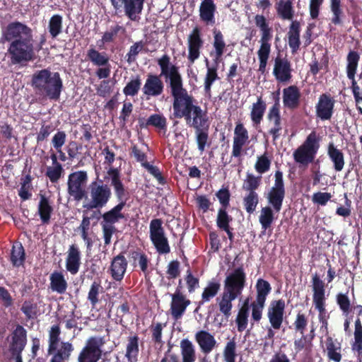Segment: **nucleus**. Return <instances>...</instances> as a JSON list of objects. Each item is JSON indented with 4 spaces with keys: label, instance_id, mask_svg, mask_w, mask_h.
Here are the masks:
<instances>
[{
    "label": "nucleus",
    "instance_id": "nucleus-1",
    "mask_svg": "<svg viewBox=\"0 0 362 362\" xmlns=\"http://www.w3.org/2000/svg\"><path fill=\"white\" fill-rule=\"evenodd\" d=\"M161 69L165 83L173 97V117L175 119H185L197 105L196 99L189 94L183 86V80L179 67L172 63L170 57L165 54L156 59Z\"/></svg>",
    "mask_w": 362,
    "mask_h": 362
},
{
    "label": "nucleus",
    "instance_id": "nucleus-2",
    "mask_svg": "<svg viewBox=\"0 0 362 362\" xmlns=\"http://www.w3.org/2000/svg\"><path fill=\"white\" fill-rule=\"evenodd\" d=\"M10 42L7 54L11 65H25L35 59L37 49L32 29L27 25L13 21L8 24L4 33Z\"/></svg>",
    "mask_w": 362,
    "mask_h": 362
},
{
    "label": "nucleus",
    "instance_id": "nucleus-3",
    "mask_svg": "<svg viewBox=\"0 0 362 362\" xmlns=\"http://www.w3.org/2000/svg\"><path fill=\"white\" fill-rule=\"evenodd\" d=\"M30 85L40 99L58 101L64 88L59 72L49 69L35 71L31 76Z\"/></svg>",
    "mask_w": 362,
    "mask_h": 362
},
{
    "label": "nucleus",
    "instance_id": "nucleus-4",
    "mask_svg": "<svg viewBox=\"0 0 362 362\" xmlns=\"http://www.w3.org/2000/svg\"><path fill=\"white\" fill-rule=\"evenodd\" d=\"M88 199H84L83 207L87 210L102 209L107 205L112 197L110 186L105 184L103 180L93 181L88 186Z\"/></svg>",
    "mask_w": 362,
    "mask_h": 362
},
{
    "label": "nucleus",
    "instance_id": "nucleus-5",
    "mask_svg": "<svg viewBox=\"0 0 362 362\" xmlns=\"http://www.w3.org/2000/svg\"><path fill=\"white\" fill-rule=\"evenodd\" d=\"M320 139L315 131H312L303 143L293 153L296 163L308 165L313 162L320 148Z\"/></svg>",
    "mask_w": 362,
    "mask_h": 362
},
{
    "label": "nucleus",
    "instance_id": "nucleus-6",
    "mask_svg": "<svg viewBox=\"0 0 362 362\" xmlns=\"http://www.w3.org/2000/svg\"><path fill=\"white\" fill-rule=\"evenodd\" d=\"M255 290L256 298L251 303L250 307L252 308V319L258 322L262 319L267 296L272 291V286L268 281L259 278L257 280Z\"/></svg>",
    "mask_w": 362,
    "mask_h": 362
},
{
    "label": "nucleus",
    "instance_id": "nucleus-7",
    "mask_svg": "<svg viewBox=\"0 0 362 362\" xmlns=\"http://www.w3.org/2000/svg\"><path fill=\"white\" fill-rule=\"evenodd\" d=\"M88 181V173L85 170L75 171L69 175L67 191L74 200L79 202L88 199V192L86 190Z\"/></svg>",
    "mask_w": 362,
    "mask_h": 362
},
{
    "label": "nucleus",
    "instance_id": "nucleus-8",
    "mask_svg": "<svg viewBox=\"0 0 362 362\" xmlns=\"http://www.w3.org/2000/svg\"><path fill=\"white\" fill-rule=\"evenodd\" d=\"M149 236L158 253L165 255L170 252V247L168 239L165 235L162 219L154 218L151 221Z\"/></svg>",
    "mask_w": 362,
    "mask_h": 362
},
{
    "label": "nucleus",
    "instance_id": "nucleus-9",
    "mask_svg": "<svg viewBox=\"0 0 362 362\" xmlns=\"http://www.w3.org/2000/svg\"><path fill=\"white\" fill-rule=\"evenodd\" d=\"M311 282L313 292V301L315 308L319 313V321L320 322L328 320L329 315H327L326 311L325 284L317 273L313 275Z\"/></svg>",
    "mask_w": 362,
    "mask_h": 362
},
{
    "label": "nucleus",
    "instance_id": "nucleus-10",
    "mask_svg": "<svg viewBox=\"0 0 362 362\" xmlns=\"http://www.w3.org/2000/svg\"><path fill=\"white\" fill-rule=\"evenodd\" d=\"M274 184L269 190L266 198L269 206L274 212L279 213L286 196V188L284 182L283 173L276 170L274 174Z\"/></svg>",
    "mask_w": 362,
    "mask_h": 362
},
{
    "label": "nucleus",
    "instance_id": "nucleus-11",
    "mask_svg": "<svg viewBox=\"0 0 362 362\" xmlns=\"http://www.w3.org/2000/svg\"><path fill=\"white\" fill-rule=\"evenodd\" d=\"M246 285V274L240 266L230 273L224 281V292L238 297Z\"/></svg>",
    "mask_w": 362,
    "mask_h": 362
},
{
    "label": "nucleus",
    "instance_id": "nucleus-12",
    "mask_svg": "<svg viewBox=\"0 0 362 362\" xmlns=\"http://www.w3.org/2000/svg\"><path fill=\"white\" fill-rule=\"evenodd\" d=\"M103 344L100 337H90L78 354V362H98L102 356L101 346Z\"/></svg>",
    "mask_w": 362,
    "mask_h": 362
},
{
    "label": "nucleus",
    "instance_id": "nucleus-13",
    "mask_svg": "<svg viewBox=\"0 0 362 362\" xmlns=\"http://www.w3.org/2000/svg\"><path fill=\"white\" fill-rule=\"evenodd\" d=\"M286 303L282 298L272 300L267 308V316L272 327L280 329L285 316Z\"/></svg>",
    "mask_w": 362,
    "mask_h": 362
},
{
    "label": "nucleus",
    "instance_id": "nucleus-14",
    "mask_svg": "<svg viewBox=\"0 0 362 362\" xmlns=\"http://www.w3.org/2000/svg\"><path fill=\"white\" fill-rule=\"evenodd\" d=\"M335 100L329 93L320 95L315 105L316 117L322 121L330 120L334 111Z\"/></svg>",
    "mask_w": 362,
    "mask_h": 362
},
{
    "label": "nucleus",
    "instance_id": "nucleus-15",
    "mask_svg": "<svg viewBox=\"0 0 362 362\" xmlns=\"http://www.w3.org/2000/svg\"><path fill=\"white\" fill-rule=\"evenodd\" d=\"M160 71L161 69L160 68ZM161 75L160 72L159 75L148 74L147 75L146 80L142 88L143 93L146 98L148 99L150 97H158L160 95L164 90V83L161 80Z\"/></svg>",
    "mask_w": 362,
    "mask_h": 362
},
{
    "label": "nucleus",
    "instance_id": "nucleus-16",
    "mask_svg": "<svg viewBox=\"0 0 362 362\" xmlns=\"http://www.w3.org/2000/svg\"><path fill=\"white\" fill-rule=\"evenodd\" d=\"M112 6L115 9H119L124 6L126 16L132 21L138 20L137 14L140 13L143 9L145 0H110Z\"/></svg>",
    "mask_w": 362,
    "mask_h": 362
},
{
    "label": "nucleus",
    "instance_id": "nucleus-17",
    "mask_svg": "<svg viewBox=\"0 0 362 362\" xmlns=\"http://www.w3.org/2000/svg\"><path fill=\"white\" fill-rule=\"evenodd\" d=\"M170 313L174 320H177L182 317L191 301L180 291V287L176 288L175 292L171 295Z\"/></svg>",
    "mask_w": 362,
    "mask_h": 362
},
{
    "label": "nucleus",
    "instance_id": "nucleus-18",
    "mask_svg": "<svg viewBox=\"0 0 362 362\" xmlns=\"http://www.w3.org/2000/svg\"><path fill=\"white\" fill-rule=\"evenodd\" d=\"M188 60L194 63L200 56V49L203 47L204 40L201 36V30L196 26L188 36Z\"/></svg>",
    "mask_w": 362,
    "mask_h": 362
},
{
    "label": "nucleus",
    "instance_id": "nucleus-19",
    "mask_svg": "<svg viewBox=\"0 0 362 362\" xmlns=\"http://www.w3.org/2000/svg\"><path fill=\"white\" fill-rule=\"evenodd\" d=\"M292 68L291 62L286 57L277 56L274 59L273 74L279 82L286 83L292 78Z\"/></svg>",
    "mask_w": 362,
    "mask_h": 362
},
{
    "label": "nucleus",
    "instance_id": "nucleus-20",
    "mask_svg": "<svg viewBox=\"0 0 362 362\" xmlns=\"http://www.w3.org/2000/svg\"><path fill=\"white\" fill-rule=\"evenodd\" d=\"M107 174L110 177L111 185L113 187L117 199L129 198V192L122 182L120 171L117 168L111 167L107 170Z\"/></svg>",
    "mask_w": 362,
    "mask_h": 362
},
{
    "label": "nucleus",
    "instance_id": "nucleus-21",
    "mask_svg": "<svg viewBox=\"0 0 362 362\" xmlns=\"http://www.w3.org/2000/svg\"><path fill=\"white\" fill-rule=\"evenodd\" d=\"M301 93L298 86L291 85L283 89L284 107L290 110H296L300 104Z\"/></svg>",
    "mask_w": 362,
    "mask_h": 362
},
{
    "label": "nucleus",
    "instance_id": "nucleus-22",
    "mask_svg": "<svg viewBox=\"0 0 362 362\" xmlns=\"http://www.w3.org/2000/svg\"><path fill=\"white\" fill-rule=\"evenodd\" d=\"M267 119L269 127L268 134L272 136V141L274 143L280 138L283 130L281 111H268Z\"/></svg>",
    "mask_w": 362,
    "mask_h": 362
},
{
    "label": "nucleus",
    "instance_id": "nucleus-23",
    "mask_svg": "<svg viewBox=\"0 0 362 362\" xmlns=\"http://www.w3.org/2000/svg\"><path fill=\"white\" fill-rule=\"evenodd\" d=\"M186 124L194 129L201 128L209 125V118L206 111L197 105L190 114L185 119Z\"/></svg>",
    "mask_w": 362,
    "mask_h": 362
},
{
    "label": "nucleus",
    "instance_id": "nucleus-24",
    "mask_svg": "<svg viewBox=\"0 0 362 362\" xmlns=\"http://www.w3.org/2000/svg\"><path fill=\"white\" fill-rule=\"evenodd\" d=\"M139 124L141 129H148L149 127H152L160 132L165 134L167 132L168 122L163 114H152L146 119L140 118Z\"/></svg>",
    "mask_w": 362,
    "mask_h": 362
},
{
    "label": "nucleus",
    "instance_id": "nucleus-25",
    "mask_svg": "<svg viewBox=\"0 0 362 362\" xmlns=\"http://www.w3.org/2000/svg\"><path fill=\"white\" fill-rule=\"evenodd\" d=\"M128 262L122 252L112 259L110 271L112 278L116 281H121L126 273Z\"/></svg>",
    "mask_w": 362,
    "mask_h": 362
},
{
    "label": "nucleus",
    "instance_id": "nucleus-26",
    "mask_svg": "<svg viewBox=\"0 0 362 362\" xmlns=\"http://www.w3.org/2000/svg\"><path fill=\"white\" fill-rule=\"evenodd\" d=\"M360 61V54L357 51L350 50L346 56V71L347 78L351 81L355 91L358 90L356 74Z\"/></svg>",
    "mask_w": 362,
    "mask_h": 362
},
{
    "label": "nucleus",
    "instance_id": "nucleus-27",
    "mask_svg": "<svg viewBox=\"0 0 362 362\" xmlns=\"http://www.w3.org/2000/svg\"><path fill=\"white\" fill-rule=\"evenodd\" d=\"M254 22L261 34L260 43L270 44L272 39V28L269 25V22L262 14H256L254 16Z\"/></svg>",
    "mask_w": 362,
    "mask_h": 362
},
{
    "label": "nucleus",
    "instance_id": "nucleus-28",
    "mask_svg": "<svg viewBox=\"0 0 362 362\" xmlns=\"http://www.w3.org/2000/svg\"><path fill=\"white\" fill-rule=\"evenodd\" d=\"M81 266V252L76 245L69 246L66 258V269L72 275L76 274Z\"/></svg>",
    "mask_w": 362,
    "mask_h": 362
},
{
    "label": "nucleus",
    "instance_id": "nucleus-29",
    "mask_svg": "<svg viewBox=\"0 0 362 362\" xmlns=\"http://www.w3.org/2000/svg\"><path fill=\"white\" fill-rule=\"evenodd\" d=\"M267 110V103L262 96H258L257 101L253 103L250 109V119L252 126L257 128L261 124Z\"/></svg>",
    "mask_w": 362,
    "mask_h": 362
},
{
    "label": "nucleus",
    "instance_id": "nucleus-30",
    "mask_svg": "<svg viewBox=\"0 0 362 362\" xmlns=\"http://www.w3.org/2000/svg\"><path fill=\"white\" fill-rule=\"evenodd\" d=\"M194 337L201 351L206 354L211 353L216 346V341L214 337L207 331H198L195 334Z\"/></svg>",
    "mask_w": 362,
    "mask_h": 362
},
{
    "label": "nucleus",
    "instance_id": "nucleus-31",
    "mask_svg": "<svg viewBox=\"0 0 362 362\" xmlns=\"http://www.w3.org/2000/svg\"><path fill=\"white\" fill-rule=\"evenodd\" d=\"M327 156L333 164L334 170L341 171L345 165L344 154L333 142L329 143L327 146Z\"/></svg>",
    "mask_w": 362,
    "mask_h": 362
},
{
    "label": "nucleus",
    "instance_id": "nucleus-32",
    "mask_svg": "<svg viewBox=\"0 0 362 362\" xmlns=\"http://www.w3.org/2000/svg\"><path fill=\"white\" fill-rule=\"evenodd\" d=\"M354 341L351 344V350L356 357L357 362H362V323L357 318L354 323Z\"/></svg>",
    "mask_w": 362,
    "mask_h": 362
},
{
    "label": "nucleus",
    "instance_id": "nucleus-33",
    "mask_svg": "<svg viewBox=\"0 0 362 362\" xmlns=\"http://www.w3.org/2000/svg\"><path fill=\"white\" fill-rule=\"evenodd\" d=\"M300 23L298 21H292L288 28V42L292 53H296L300 45Z\"/></svg>",
    "mask_w": 362,
    "mask_h": 362
},
{
    "label": "nucleus",
    "instance_id": "nucleus-34",
    "mask_svg": "<svg viewBox=\"0 0 362 362\" xmlns=\"http://www.w3.org/2000/svg\"><path fill=\"white\" fill-rule=\"evenodd\" d=\"M53 207L49 199L45 194H40V202L37 206V213L42 225H48L53 213Z\"/></svg>",
    "mask_w": 362,
    "mask_h": 362
},
{
    "label": "nucleus",
    "instance_id": "nucleus-35",
    "mask_svg": "<svg viewBox=\"0 0 362 362\" xmlns=\"http://www.w3.org/2000/svg\"><path fill=\"white\" fill-rule=\"evenodd\" d=\"M139 354V337L138 335L129 336L127 340L125 357L127 362H138Z\"/></svg>",
    "mask_w": 362,
    "mask_h": 362
},
{
    "label": "nucleus",
    "instance_id": "nucleus-36",
    "mask_svg": "<svg viewBox=\"0 0 362 362\" xmlns=\"http://www.w3.org/2000/svg\"><path fill=\"white\" fill-rule=\"evenodd\" d=\"M216 10L213 0H203L199 6V16L202 21L208 24L215 23L214 14Z\"/></svg>",
    "mask_w": 362,
    "mask_h": 362
},
{
    "label": "nucleus",
    "instance_id": "nucleus-37",
    "mask_svg": "<svg viewBox=\"0 0 362 362\" xmlns=\"http://www.w3.org/2000/svg\"><path fill=\"white\" fill-rule=\"evenodd\" d=\"M275 9L279 18L281 20L292 21L295 16V10L291 0H279L275 4Z\"/></svg>",
    "mask_w": 362,
    "mask_h": 362
},
{
    "label": "nucleus",
    "instance_id": "nucleus-38",
    "mask_svg": "<svg viewBox=\"0 0 362 362\" xmlns=\"http://www.w3.org/2000/svg\"><path fill=\"white\" fill-rule=\"evenodd\" d=\"M49 288L54 292L64 294L68 288V283L62 272H54L49 276Z\"/></svg>",
    "mask_w": 362,
    "mask_h": 362
},
{
    "label": "nucleus",
    "instance_id": "nucleus-39",
    "mask_svg": "<svg viewBox=\"0 0 362 362\" xmlns=\"http://www.w3.org/2000/svg\"><path fill=\"white\" fill-rule=\"evenodd\" d=\"M129 257L132 261V265L134 267H136L138 264L141 271L144 274H148V267L150 260L144 252L139 249L131 250Z\"/></svg>",
    "mask_w": 362,
    "mask_h": 362
},
{
    "label": "nucleus",
    "instance_id": "nucleus-40",
    "mask_svg": "<svg viewBox=\"0 0 362 362\" xmlns=\"http://www.w3.org/2000/svg\"><path fill=\"white\" fill-rule=\"evenodd\" d=\"M86 59L98 67L108 65L110 61V58L106 52H100L95 47H90L88 49Z\"/></svg>",
    "mask_w": 362,
    "mask_h": 362
},
{
    "label": "nucleus",
    "instance_id": "nucleus-41",
    "mask_svg": "<svg viewBox=\"0 0 362 362\" xmlns=\"http://www.w3.org/2000/svg\"><path fill=\"white\" fill-rule=\"evenodd\" d=\"M238 297L229 294L226 292H223L221 298H218V308L220 312L228 319L231 315V310L233 308L232 302L235 300Z\"/></svg>",
    "mask_w": 362,
    "mask_h": 362
},
{
    "label": "nucleus",
    "instance_id": "nucleus-42",
    "mask_svg": "<svg viewBox=\"0 0 362 362\" xmlns=\"http://www.w3.org/2000/svg\"><path fill=\"white\" fill-rule=\"evenodd\" d=\"M249 298H247L243 303L242 307L239 309L235 323L237 325L238 331L240 332H243L246 329L248 325V316H249Z\"/></svg>",
    "mask_w": 362,
    "mask_h": 362
},
{
    "label": "nucleus",
    "instance_id": "nucleus-43",
    "mask_svg": "<svg viewBox=\"0 0 362 362\" xmlns=\"http://www.w3.org/2000/svg\"><path fill=\"white\" fill-rule=\"evenodd\" d=\"M27 341V331L20 325H18L12 334V345L21 352L24 349Z\"/></svg>",
    "mask_w": 362,
    "mask_h": 362
},
{
    "label": "nucleus",
    "instance_id": "nucleus-44",
    "mask_svg": "<svg viewBox=\"0 0 362 362\" xmlns=\"http://www.w3.org/2000/svg\"><path fill=\"white\" fill-rule=\"evenodd\" d=\"M25 260V253L22 243L18 241L13 243L11 252V262L13 266L19 267L23 265Z\"/></svg>",
    "mask_w": 362,
    "mask_h": 362
},
{
    "label": "nucleus",
    "instance_id": "nucleus-45",
    "mask_svg": "<svg viewBox=\"0 0 362 362\" xmlns=\"http://www.w3.org/2000/svg\"><path fill=\"white\" fill-rule=\"evenodd\" d=\"M274 211L273 208L269 206L262 208L259 216V221L262 229V234H264L266 230L271 228L274 221Z\"/></svg>",
    "mask_w": 362,
    "mask_h": 362
},
{
    "label": "nucleus",
    "instance_id": "nucleus-46",
    "mask_svg": "<svg viewBox=\"0 0 362 362\" xmlns=\"http://www.w3.org/2000/svg\"><path fill=\"white\" fill-rule=\"evenodd\" d=\"M209 125L201 128L194 129L195 138L198 150L202 153L205 151L206 146H209L211 142L209 136Z\"/></svg>",
    "mask_w": 362,
    "mask_h": 362
},
{
    "label": "nucleus",
    "instance_id": "nucleus-47",
    "mask_svg": "<svg viewBox=\"0 0 362 362\" xmlns=\"http://www.w3.org/2000/svg\"><path fill=\"white\" fill-rule=\"evenodd\" d=\"M217 71V65L210 66L208 61H206V74L204 78V92L209 97L211 96V86L213 83L216 80L219 79Z\"/></svg>",
    "mask_w": 362,
    "mask_h": 362
},
{
    "label": "nucleus",
    "instance_id": "nucleus-48",
    "mask_svg": "<svg viewBox=\"0 0 362 362\" xmlns=\"http://www.w3.org/2000/svg\"><path fill=\"white\" fill-rule=\"evenodd\" d=\"M221 288V284L216 280L210 281L207 286L204 288L202 293L200 304L209 302L218 293Z\"/></svg>",
    "mask_w": 362,
    "mask_h": 362
},
{
    "label": "nucleus",
    "instance_id": "nucleus-49",
    "mask_svg": "<svg viewBox=\"0 0 362 362\" xmlns=\"http://www.w3.org/2000/svg\"><path fill=\"white\" fill-rule=\"evenodd\" d=\"M330 10L332 14V23L334 25H341L343 18L345 16L341 7V0H330Z\"/></svg>",
    "mask_w": 362,
    "mask_h": 362
},
{
    "label": "nucleus",
    "instance_id": "nucleus-50",
    "mask_svg": "<svg viewBox=\"0 0 362 362\" xmlns=\"http://www.w3.org/2000/svg\"><path fill=\"white\" fill-rule=\"evenodd\" d=\"M182 362H194L196 360L195 349L192 343L187 339L180 342Z\"/></svg>",
    "mask_w": 362,
    "mask_h": 362
},
{
    "label": "nucleus",
    "instance_id": "nucleus-51",
    "mask_svg": "<svg viewBox=\"0 0 362 362\" xmlns=\"http://www.w3.org/2000/svg\"><path fill=\"white\" fill-rule=\"evenodd\" d=\"M61 328L59 324L54 325L49 330V339H48V354H52L53 351L58 348L59 342L60 341Z\"/></svg>",
    "mask_w": 362,
    "mask_h": 362
},
{
    "label": "nucleus",
    "instance_id": "nucleus-52",
    "mask_svg": "<svg viewBox=\"0 0 362 362\" xmlns=\"http://www.w3.org/2000/svg\"><path fill=\"white\" fill-rule=\"evenodd\" d=\"M125 32L126 29L124 27L116 24L114 26H111L108 30L103 33L100 41L103 45L113 42L119 33L124 34Z\"/></svg>",
    "mask_w": 362,
    "mask_h": 362
},
{
    "label": "nucleus",
    "instance_id": "nucleus-53",
    "mask_svg": "<svg viewBox=\"0 0 362 362\" xmlns=\"http://www.w3.org/2000/svg\"><path fill=\"white\" fill-rule=\"evenodd\" d=\"M62 16L59 14L53 15L48 23V30L52 38H56L62 32Z\"/></svg>",
    "mask_w": 362,
    "mask_h": 362
},
{
    "label": "nucleus",
    "instance_id": "nucleus-54",
    "mask_svg": "<svg viewBox=\"0 0 362 362\" xmlns=\"http://www.w3.org/2000/svg\"><path fill=\"white\" fill-rule=\"evenodd\" d=\"M214 42L213 46L215 49L216 59H219L223 54L226 47L223 35L221 30L214 28L213 30Z\"/></svg>",
    "mask_w": 362,
    "mask_h": 362
},
{
    "label": "nucleus",
    "instance_id": "nucleus-55",
    "mask_svg": "<svg viewBox=\"0 0 362 362\" xmlns=\"http://www.w3.org/2000/svg\"><path fill=\"white\" fill-rule=\"evenodd\" d=\"M102 293H103V287L101 285V281L95 280L90 285L87 297L93 307L99 302V295Z\"/></svg>",
    "mask_w": 362,
    "mask_h": 362
},
{
    "label": "nucleus",
    "instance_id": "nucleus-56",
    "mask_svg": "<svg viewBox=\"0 0 362 362\" xmlns=\"http://www.w3.org/2000/svg\"><path fill=\"white\" fill-rule=\"evenodd\" d=\"M327 355L330 361L334 362H340L341 360V354L340 353L341 346H337L332 337H328L326 342Z\"/></svg>",
    "mask_w": 362,
    "mask_h": 362
},
{
    "label": "nucleus",
    "instance_id": "nucleus-57",
    "mask_svg": "<svg viewBox=\"0 0 362 362\" xmlns=\"http://www.w3.org/2000/svg\"><path fill=\"white\" fill-rule=\"evenodd\" d=\"M271 52V44H261L257 55L259 60V71L264 74L267 65V61Z\"/></svg>",
    "mask_w": 362,
    "mask_h": 362
},
{
    "label": "nucleus",
    "instance_id": "nucleus-58",
    "mask_svg": "<svg viewBox=\"0 0 362 362\" xmlns=\"http://www.w3.org/2000/svg\"><path fill=\"white\" fill-rule=\"evenodd\" d=\"M64 175V169L62 164L50 165L46 168L45 176L53 184L57 183Z\"/></svg>",
    "mask_w": 362,
    "mask_h": 362
},
{
    "label": "nucleus",
    "instance_id": "nucleus-59",
    "mask_svg": "<svg viewBox=\"0 0 362 362\" xmlns=\"http://www.w3.org/2000/svg\"><path fill=\"white\" fill-rule=\"evenodd\" d=\"M73 350L74 346L69 341H62L60 343V348H57V350L53 351L52 354L65 361L69 359Z\"/></svg>",
    "mask_w": 362,
    "mask_h": 362
},
{
    "label": "nucleus",
    "instance_id": "nucleus-60",
    "mask_svg": "<svg viewBox=\"0 0 362 362\" xmlns=\"http://www.w3.org/2000/svg\"><path fill=\"white\" fill-rule=\"evenodd\" d=\"M258 203L259 195L257 192H248L243 198L244 209L250 214L255 211Z\"/></svg>",
    "mask_w": 362,
    "mask_h": 362
},
{
    "label": "nucleus",
    "instance_id": "nucleus-61",
    "mask_svg": "<svg viewBox=\"0 0 362 362\" xmlns=\"http://www.w3.org/2000/svg\"><path fill=\"white\" fill-rule=\"evenodd\" d=\"M262 180V176H255L251 173H247L246 179L243 183V189L248 192H256L259 188Z\"/></svg>",
    "mask_w": 362,
    "mask_h": 362
},
{
    "label": "nucleus",
    "instance_id": "nucleus-62",
    "mask_svg": "<svg viewBox=\"0 0 362 362\" xmlns=\"http://www.w3.org/2000/svg\"><path fill=\"white\" fill-rule=\"evenodd\" d=\"M232 216L229 215L227 209H218L216 216V226L220 230L230 227L233 221Z\"/></svg>",
    "mask_w": 362,
    "mask_h": 362
},
{
    "label": "nucleus",
    "instance_id": "nucleus-63",
    "mask_svg": "<svg viewBox=\"0 0 362 362\" xmlns=\"http://www.w3.org/2000/svg\"><path fill=\"white\" fill-rule=\"evenodd\" d=\"M141 80L139 76L130 80L123 88V93L127 96H135L138 94L141 88Z\"/></svg>",
    "mask_w": 362,
    "mask_h": 362
},
{
    "label": "nucleus",
    "instance_id": "nucleus-64",
    "mask_svg": "<svg viewBox=\"0 0 362 362\" xmlns=\"http://www.w3.org/2000/svg\"><path fill=\"white\" fill-rule=\"evenodd\" d=\"M144 46V43L142 40L136 42L130 46L129 52L125 56L126 61L129 64L136 60L137 55L142 51Z\"/></svg>",
    "mask_w": 362,
    "mask_h": 362
}]
</instances>
